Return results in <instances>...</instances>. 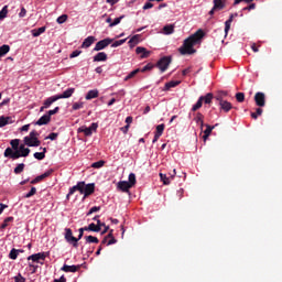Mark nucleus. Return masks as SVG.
<instances>
[{"label":"nucleus","mask_w":282,"mask_h":282,"mask_svg":"<svg viewBox=\"0 0 282 282\" xmlns=\"http://www.w3.org/2000/svg\"><path fill=\"white\" fill-rule=\"evenodd\" d=\"M74 91H76V88H67L66 90L63 91V94H58L57 98L59 100L65 98H72V96H74Z\"/></svg>","instance_id":"obj_17"},{"label":"nucleus","mask_w":282,"mask_h":282,"mask_svg":"<svg viewBox=\"0 0 282 282\" xmlns=\"http://www.w3.org/2000/svg\"><path fill=\"white\" fill-rule=\"evenodd\" d=\"M135 53L141 54V58H149V56L151 55V51H147V48L142 46H138L135 48Z\"/></svg>","instance_id":"obj_24"},{"label":"nucleus","mask_w":282,"mask_h":282,"mask_svg":"<svg viewBox=\"0 0 282 282\" xmlns=\"http://www.w3.org/2000/svg\"><path fill=\"white\" fill-rule=\"evenodd\" d=\"M96 191V183H88L83 185V192L82 195H85V197H89V195H94Z\"/></svg>","instance_id":"obj_13"},{"label":"nucleus","mask_w":282,"mask_h":282,"mask_svg":"<svg viewBox=\"0 0 282 282\" xmlns=\"http://www.w3.org/2000/svg\"><path fill=\"white\" fill-rule=\"evenodd\" d=\"M124 15H120L116 18L112 23L109 24V28H116V25H120V22L123 20Z\"/></svg>","instance_id":"obj_43"},{"label":"nucleus","mask_w":282,"mask_h":282,"mask_svg":"<svg viewBox=\"0 0 282 282\" xmlns=\"http://www.w3.org/2000/svg\"><path fill=\"white\" fill-rule=\"evenodd\" d=\"M175 32V24H166L163 26V33L166 35L173 34Z\"/></svg>","instance_id":"obj_29"},{"label":"nucleus","mask_w":282,"mask_h":282,"mask_svg":"<svg viewBox=\"0 0 282 282\" xmlns=\"http://www.w3.org/2000/svg\"><path fill=\"white\" fill-rule=\"evenodd\" d=\"M78 268H80L79 265H76V264H64L61 270L62 272H78Z\"/></svg>","instance_id":"obj_23"},{"label":"nucleus","mask_w":282,"mask_h":282,"mask_svg":"<svg viewBox=\"0 0 282 282\" xmlns=\"http://www.w3.org/2000/svg\"><path fill=\"white\" fill-rule=\"evenodd\" d=\"M65 239L67 243H70L74 248H78V239L74 237V234L69 228L65 229Z\"/></svg>","instance_id":"obj_11"},{"label":"nucleus","mask_w":282,"mask_h":282,"mask_svg":"<svg viewBox=\"0 0 282 282\" xmlns=\"http://www.w3.org/2000/svg\"><path fill=\"white\" fill-rule=\"evenodd\" d=\"M104 166H105V161H104V160L94 162V163L91 164V169H102Z\"/></svg>","instance_id":"obj_44"},{"label":"nucleus","mask_w":282,"mask_h":282,"mask_svg":"<svg viewBox=\"0 0 282 282\" xmlns=\"http://www.w3.org/2000/svg\"><path fill=\"white\" fill-rule=\"evenodd\" d=\"M151 8H153V3L149 0L144 3L143 10H151Z\"/></svg>","instance_id":"obj_63"},{"label":"nucleus","mask_w":282,"mask_h":282,"mask_svg":"<svg viewBox=\"0 0 282 282\" xmlns=\"http://www.w3.org/2000/svg\"><path fill=\"white\" fill-rule=\"evenodd\" d=\"M8 52H10V45L3 44L2 46H0V58H2V56H6Z\"/></svg>","instance_id":"obj_37"},{"label":"nucleus","mask_w":282,"mask_h":282,"mask_svg":"<svg viewBox=\"0 0 282 282\" xmlns=\"http://www.w3.org/2000/svg\"><path fill=\"white\" fill-rule=\"evenodd\" d=\"M113 43V39L106 37L99 42L96 43L94 47V52H101V50H105L106 47H109Z\"/></svg>","instance_id":"obj_9"},{"label":"nucleus","mask_w":282,"mask_h":282,"mask_svg":"<svg viewBox=\"0 0 282 282\" xmlns=\"http://www.w3.org/2000/svg\"><path fill=\"white\" fill-rule=\"evenodd\" d=\"M20 142H21L20 139H13L10 141V145H11V149L13 150V152L19 151V147H21Z\"/></svg>","instance_id":"obj_31"},{"label":"nucleus","mask_w":282,"mask_h":282,"mask_svg":"<svg viewBox=\"0 0 282 282\" xmlns=\"http://www.w3.org/2000/svg\"><path fill=\"white\" fill-rule=\"evenodd\" d=\"M204 35H205L204 31L199 29L194 34L185 39L183 42V45L178 48L180 54H182V56H186V54H195V52L197 51L194 50L193 47L202 43Z\"/></svg>","instance_id":"obj_1"},{"label":"nucleus","mask_w":282,"mask_h":282,"mask_svg":"<svg viewBox=\"0 0 282 282\" xmlns=\"http://www.w3.org/2000/svg\"><path fill=\"white\" fill-rule=\"evenodd\" d=\"M140 72V68H137L132 72H130L126 77H124V80H131V78H133V76H135V74H139Z\"/></svg>","instance_id":"obj_47"},{"label":"nucleus","mask_w":282,"mask_h":282,"mask_svg":"<svg viewBox=\"0 0 282 282\" xmlns=\"http://www.w3.org/2000/svg\"><path fill=\"white\" fill-rule=\"evenodd\" d=\"M100 212V206H94L91 207L88 213L86 214L87 217H89V215H94V213H98Z\"/></svg>","instance_id":"obj_53"},{"label":"nucleus","mask_w":282,"mask_h":282,"mask_svg":"<svg viewBox=\"0 0 282 282\" xmlns=\"http://www.w3.org/2000/svg\"><path fill=\"white\" fill-rule=\"evenodd\" d=\"M203 97V102H205V105H210V102H213V94L208 93L206 94V96H202Z\"/></svg>","instance_id":"obj_40"},{"label":"nucleus","mask_w":282,"mask_h":282,"mask_svg":"<svg viewBox=\"0 0 282 282\" xmlns=\"http://www.w3.org/2000/svg\"><path fill=\"white\" fill-rule=\"evenodd\" d=\"M26 14H28V10H25L24 7H22L19 13L20 19H23Z\"/></svg>","instance_id":"obj_64"},{"label":"nucleus","mask_w":282,"mask_h":282,"mask_svg":"<svg viewBox=\"0 0 282 282\" xmlns=\"http://www.w3.org/2000/svg\"><path fill=\"white\" fill-rule=\"evenodd\" d=\"M23 142L26 147H41V140H39V132L33 130L29 135L24 137Z\"/></svg>","instance_id":"obj_3"},{"label":"nucleus","mask_w":282,"mask_h":282,"mask_svg":"<svg viewBox=\"0 0 282 282\" xmlns=\"http://www.w3.org/2000/svg\"><path fill=\"white\" fill-rule=\"evenodd\" d=\"M84 105L85 104L83 101L75 102V104H73V110L78 111V109H83Z\"/></svg>","instance_id":"obj_56"},{"label":"nucleus","mask_w":282,"mask_h":282,"mask_svg":"<svg viewBox=\"0 0 282 282\" xmlns=\"http://www.w3.org/2000/svg\"><path fill=\"white\" fill-rule=\"evenodd\" d=\"M214 3V10H224L226 8V3H224V0H213Z\"/></svg>","instance_id":"obj_30"},{"label":"nucleus","mask_w":282,"mask_h":282,"mask_svg":"<svg viewBox=\"0 0 282 282\" xmlns=\"http://www.w3.org/2000/svg\"><path fill=\"white\" fill-rule=\"evenodd\" d=\"M8 120L4 116L0 117V129H3V127H7Z\"/></svg>","instance_id":"obj_61"},{"label":"nucleus","mask_w":282,"mask_h":282,"mask_svg":"<svg viewBox=\"0 0 282 282\" xmlns=\"http://www.w3.org/2000/svg\"><path fill=\"white\" fill-rule=\"evenodd\" d=\"M45 30H47L46 26H41L39 29H33L31 31V34H32V36H34L36 39V37L41 36V34H44Z\"/></svg>","instance_id":"obj_26"},{"label":"nucleus","mask_w":282,"mask_h":282,"mask_svg":"<svg viewBox=\"0 0 282 282\" xmlns=\"http://www.w3.org/2000/svg\"><path fill=\"white\" fill-rule=\"evenodd\" d=\"M26 144H20L18 150L13 152L12 148H7L4 150V158H10L11 160H19V158H28L30 155V148Z\"/></svg>","instance_id":"obj_2"},{"label":"nucleus","mask_w":282,"mask_h":282,"mask_svg":"<svg viewBox=\"0 0 282 282\" xmlns=\"http://www.w3.org/2000/svg\"><path fill=\"white\" fill-rule=\"evenodd\" d=\"M181 83H182L181 80H171V82H167V83L164 85L163 91H170L171 89L177 87V85H180Z\"/></svg>","instance_id":"obj_22"},{"label":"nucleus","mask_w":282,"mask_h":282,"mask_svg":"<svg viewBox=\"0 0 282 282\" xmlns=\"http://www.w3.org/2000/svg\"><path fill=\"white\" fill-rule=\"evenodd\" d=\"M29 268H32L31 274H36V270H39V265L29 262Z\"/></svg>","instance_id":"obj_62"},{"label":"nucleus","mask_w":282,"mask_h":282,"mask_svg":"<svg viewBox=\"0 0 282 282\" xmlns=\"http://www.w3.org/2000/svg\"><path fill=\"white\" fill-rule=\"evenodd\" d=\"M65 21H67V14H62L57 18L56 23H58V25H63Z\"/></svg>","instance_id":"obj_50"},{"label":"nucleus","mask_w":282,"mask_h":282,"mask_svg":"<svg viewBox=\"0 0 282 282\" xmlns=\"http://www.w3.org/2000/svg\"><path fill=\"white\" fill-rule=\"evenodd\" d=\"M58 111H61V108L55 107L53 110H48L46 113L50 118H52V116H55V113H58Z\"/></svg>","instance_id":"obj_59"},{"label":"nucleus","mask_w":282,"mask_h":282,"mask_svg":"<svg viewBox=\"0 0 282 282\" xmlns=\"http://www.w3.org/2000/svg\"><path fill=\"white\" fill-rule=\"evenodd\" d=\"M234 19L235 14H230L229 19L225 22V36H228V32H230V25H232Z\"/></svg>","instance_id":"obj_25"},{"label":"nucleus","mask_w":282,"mask_h":282,"mask_svg":"<svg viewBox=\"0 0 282 282\" xmlns=\"http://www.w3.org/2000/svg\"><path fill=\"white\" fill-rule=\"evenodd\" d=\"M236 100L237 102H243V100H246V95L243 93H237Z\"/></svg>","instance_id":"obj_52"},{"label":"nucleus","mask_w":282,"mask_h":282,"mask_svg":"<svg viewBox=\"0 0 282 282\" xmlns=\"http://www.w3.org/2000/svg\"><path fill=\"white\" fill-rule=\"evenodd\" d=\"M52 118L47 116V112L43 115L34 124L37 127H43V124H50Z\"/></svg>","instance_id":"obj_18"},{"label":"nucleus","mask_w":282,"mask_h":282,"mask_svg":"<svg viewBox=\"0 0 282 282\" xmlns=\"http://www.w3.org/2000/svg\"><path fill=\"white\" fill-rule=\"evenodd\" d=\"M216 100L218 101L220 109H223L225 113H228V111L232 109V104H230L228 100H224V98H221V95L216 96Z\"/></svg>","instance_id":"obj_10"},{"label":"nucleus","mask_w":282,"mask_h":282,"mask_svg":"<svg viewBox=\"0 0 282 282\" xmlns=\"http://www.w3.org/2000/svg\"><path fill=\"white\" fill-rule=\"evenodd\" d=\"M254 102L257 107H265V94L261 91L256 93Z\"/></svg>","instance_id":"obj_14"},{"label":"nucleus","mask_w":282,"mask_h":282,"mask_svg":"<svg viewBox=\"0 0 282 282\" xmlns=\"http://www.w3.org/2000/svg\"><path fill=\"white\" fill-rule=\"evenodd\" d=\"M24 170H25V163H19L14 167L13 173H15V175H21V173H23Z\"/></svg>","instance_id":"obj_34"},{"label":"nucleus","mask_w":282,"mask_h":282,"mask_svg":"<svg viewBox=\"0 0 282 282\" xmlns=\"http://www.w3.org/2000/svg\"><path fill=\"white\" fill-rule=\"evenodd\" d=\"M98 89H93L86 94L85 98L86 100H94V98H98Z\"/></svg>","instance_id":"obj_28"},{"label":"nucleus","mask_w":282,"mask_h":282,"mask_svg":"<svg viewBox=\"0 0 282 282\" xmlns=\"http://www.w3.org/2000/svg\"><path fill=\"white\" fill-rule=\"evenodd\" d=\"M124 43H127V39H122V40H119V41H115L110 47H120V45H124Z\"/></svg>","instance_id":"obj_45"},{"label":"nucleus","mask_w":282,"mask_h":282,"mask_svg":"<svg viewBox=\"0 0 282 282\" xmlns=\"http://www.w3.org/2000/svg\"><path fill=\"white\" fill-rule=\"evenodd\" d=\"M7 17H8V6H4L0 10V21H3V19H7Z\"/></svg>","instance_id":"obj_42"},{"label":"nucleus","mask_w":282,"mask_h":282,"mask_svg":"<svg viewBox=\"0 0 282 282\" xmlns=\"http://www.w3.org/2000/svg\"><path fill=\"white\" fill-rule=\"evenodd\" d=\"M202 105H204V97H199L196 104L192 107V111H197V109H202Z\"/></svg>","instance_id":"obj_36"},{"label":"nucleus","mask_w":282,"mask_h":282,"mask_svg":"<svg viewBox=\"0 0 282 282\" xmlns=\"http://www.w3.org/2000/svg\"><path fill=\"white\" fill-rule=\"evenodd\" d=\"M33 195H36V187H31L30 192L24 194V199H30Z\"/></svg>","instance_id":"obj_46"},{"label":"nucleus","mask_w":282,"mask_h":282,"mask_svg":"<svg viewBox=\"0 0 282 282\" xmlns=\"http://www.w3.org/2000/svg\"><path fill=\"white\" fill-rule=\"evenodd\" d=\"M53 173H54V170L50 169L46 172H44L43 174L33 178L31 181V184H39V182H42V180H45V177H50V175H52Z\"/></svg>","instance_id":"obj_15"},{"label":"nucleus","mask_w":282,"mask_h":282,"mask_svg":"<svg viewBox=\"0 0 282 282\" xmlns=\"http://www.w3.org/2000/svg\"><path fill=\"white\" fill-rule=\"evenodd\" d=\"M50 257V251L47 252H37L28 257V261H33V263H41V261H45Z\"/></svg>","instance_id":"obj_8"},{"label":"nucleus","mask_w":282,"mask_h":282,"mask_svg":"<svg viewBox=\"0 0 282 282\" xmlns=\"http://www.w3.org/2000/svg\"><path fill=\"white\" fill-rule=\"evenodd\" d=\"M194 120H195L196 124H200V129L204 128V115H202V112H197Z\"/></svg>","instance_id":"obj_32"},{"label":"nucleus","mask_w":282,"mask_h":282,"mask_svg":"<svg viewBox=\"0 0 282 282\" xmlns=\"http://www.w3.org/2000/svg\"><path fill=\"white\" fill-rule=\"evenodd\" d=\"M9 221H14V217H12V216L7 217V218L3 220V223L1 224V226H0L1 230L8 228V223H9Z\"/></svg>","instance_id":"obj_41"},{"label":"nucleus","mask_w":282,"mask_h":282,"mask_svg":"<svg viewBox=\"0 0 282 282\" xmlns=\"http://www.w3.org/2000/svg\"><path fill=\"white\" fill-rule=\"evenodd\" d=\"M117 188H119V191L122 193H129V189L133 187L128 181H120L117 184Z\"/></svg>","instance_id":"obj_16"},{"label":"nucleus","mask_w":282,"mask_h":282,"mask_svg":"<svg viewBox=\"0 0 282 282\" xmlns=\"http://www.w3.org/2000/svg\"><path fill=\"white\" fill-rule=\"evenodd\" d=\"M94 63H105L107 61V53L99 52L93 57Z\"/></svg>","instance_id":"obj_20"},{"label":"nucleus","mask_w":282,"mask_h":282,"mask_svg":"<svg viewBox=\"0 0 282 282\" xmlns=\"http://www.w3.org/2000/svg\"><path fill=\"white\" fill-rule=\"evenodd\" d=\"M261 113H263V109L257 108L256 112H251V118H253V120H257L258 116H261Z\"/></svg>","instance_id":"obj_51"},{"label":"nucleus","mask_w":282,"mask_h":282,"mask_svg":"<svg viewBox=\"0 0 282 282\" xmlns=\"http://www.w3.org/2000/svg\"><path fill=\"white\" fill-rule=\"evenodd\" d=\"M33 158H35V160H45V152H35Z\"/></svg>","instance_id":"obj_54"},{"label":"nucleus","mask_w":282,"mask_h":282,"mask_svg":"<svg viewBox=\"0 0 282 282\" xmlns=\"http://www.w3.org/2000/svg\"><path fill=\"white\" fill-rule=\"evenodd\" d=\"M104 228V230H102ZM88 230L89 232H100V230H102L100 232V235H107L108 230H109V226H107L105 223L97 220V224H89L88 225Z\"/></svg>","instance_id":"obj_4"},{"label":"nucleus","mask_w":282,"mask_h":282,"mask_svg":"<svg viewBox=\"0 0 282 282\" xmlns=\"http://www.w3.org/2000/svg\"><path fill=\"white\" fill-rule=\"evenodd\" d=\"M128 182L133 186H135V173H130L129 176H128Z\"/></svg>","instance_id":"obj_48"},{"label":"nucleus","mask_w":282,"mask_h":282,"mask_svg":"<svg viewBox=\"0 0 282 282\" xmlns=\"http://www.w3.org/2000/svg\"><path fill=\"white\" fill-rule=\"evenodd\" d=\"M96 131H98V122H93L88 128L87 126H82L77 129V133H84L86 138H91Z\"/></svg>","instance_id":"obj_6"},{"label":"nucleus","mask_w":282,"mask_h":282,"mask_svg":"<svg viewBox=\"0 0 282 282\" xmlns=\"http://www.w3.org/2000/svg\"><path fill=\"white\" fill-rule=\"evenodd\" d=\"M96 131H98V122H93L88 128L87 126H82L77 129V133H84L86 138H91Z\"/></svg>","instance_id":"obj_5"},{"label":"nucleus","mask_w":282,"mask_h":282,"mask_svg":"<svg viewBox=\"0 0 282 282\" xmlns=\"http://www.w3.org/2000/svg\"><path fill=\"white\" fill-rule=\"evenodd\" d=\"M83 186H85V181L77 182L76 185H74L73 187H69L68 194L66 195V199H69V197H72V195H74V193H76V191H78V193H80V195H82Z\"/></svg>","instance_id":"obj_12"},{"label":"nucleus","mask_w":282,"mask_h":282,"mask_svg":"<svg viewBox=\"0 0 282 282\" xmlns=\"http://www.w3.org/2000/svg\"><path fill=\"white\" fill-rule=\"evenodd\" d=\"M80 54H83V51L80 50H75L72 52V54L69 55V58H77V56H80Z\"/></svg>","instance_id":"obj_60"},{"label":"nucleus","mask_w":282,"mask_h":282,"mask_svg":"<svg viewBox=\"0 0 282 282\" xmlns=\"http://www.w3.org/2000/svg\"><path fill=\"white\" fill-rule=\"evenodd\" d=\"M56 100H59L58 99V96L57 95H54V96H51L48 98H46L43 102L44 107L50 109V107H52V105H54V102H56Z\"/></svg>","instance_id":"obj_21"},{"label":"nucleus","mask_w":282,"mask_h":282,"mask_svg":"<svg viewBox=\"0 0 282 282\" xmlns=\"http://www.w3.org/2000/svg\"><path fill=\"white\" fill-rule=\"evenodd\" d=\"M154 65L152 63L147 64L145 66L142 67V69H140V72H151V69H153Z\"/></svg>","instance_id":"obj_58"},{"label":"nucleus","mask_w":282,"mask_h":282,"mask_svg":"<svg viewBox=\"0 0 282 282\" xmlns=\"http://www.w3.org/2000/svg\"><path fill=\"white\" fill-rule=\"evenodd\" d=\"M138 43H140V34L133 35L129 40L128 45H129V47H135L138 45Z\"/></svg>","instance_id":"obj_27"},{"label":"nucleus","mask_w":282,"mask_h":282,"mask_svg":"<svg viewBox=\"0 0 282 282\" xmlns=\"http://www.w3.org/2000/svg\"><path fill=\"white\" fill-rule=\"evenodd\" d=\"M164 128H165L164 123L156 126L155 134L162 137V133H164Z\"/></svg>","instance_id":"obj_49"},{"label":"nucleus","mask_w":282,"mask_h":282,"mask_svg":"<svg viewBox=\"0 0 282 282\" xmlns=\"http://www.w3.org/2000/svg\"><path fill=\"white\" fill-rule=\"evenodd\" d=\"M84 239H86V243H99L100 240H98L95 236H85Z\"/></svg>","instance_id":"obj_38"},{"label":"nucleus","mask_w":282,"mask_h":282,"mask_svg":"<svg viewBox=\"0 0 282 282\" xmlns=\"http://www.w3.org/2000/svg\"><path fill=\"white\" fill-rule=\"evenodd\" d=\"M95 42H96V36L90 35L84 40V42L82 43V47L87 50L88 47H91V45H94Z\"/></svg>","instance_id":"obj_19"},{"label":"nucleus","mask_w":282,"mask_h":282,"mask_svg":"<svg viewBox=\"0 0 282 282\" xmlns=\"http://www.w3.org/2000/svg\"><path fill=\"white\" fill-rule=\"evenodd\" d=\"M215 127H219V123H216L215 126L206 124V129L204 130L205 138H209L210 133H213V129Z\"/></svg>","instance_id":"obj_33"},{"label":"nucleus","mask_w":282,"mask_h":282,"mask_svg":"<svg viewBox=\"0 0 282 282\" xmlns=\"http://www.w3.org/2000/svg\"><path fill=\"white\" fill-rule=\"evenodd\" d=\"M160 180L161 182H163L164 186H169V184H171V177H169V175L164 174V173H160Z\"/></svg>","instance_id":"obj_35"},{"label":"nucleus","mask_w":282,"mask_h":282,"mask_svg":"<svg viewBox=\"0 0 282 282\" xmlns=\"http://www.w3.org/2000/svg\"><path fill=\"white\" fill-rule=\"evenodd\" d=\"M18 257H19V251L12 248L11 251L9 252V259H11L12 261H17Z\"/></svg>","instance_id":"obj_39"},{"label":"nucleus","mask_w":282,"mask_h":282,"mask_svg":"<svg viewBox=\"0 0 282 282\" xmlns=\"http://www.w3.org/2000/svg\"><path fill=\"white\" fill-rule=\"evenodd\" d=\"M172 61L173 58L171 56H163L158 61L156 67L160 69L162 74H164V72L169 69V65H171Z\"/></svg>","instance_id":"obj_7"},{"label":"nucleus","mask_w":282,"mask_h":282,"mask_svg":"<svg viewBox=\"0 0 282 282\" xmlns=\"http://www.w3.org/2000/svg\"><path fill=\"white\" fill-rule=\"evenodd\" d=\"M14 282H25V276H22L21 273H18L14 278H13Z\"/></svg>","instance_id":"obj_57"},{"label":"nucleus","mask_w":282,"mask_h":282,"mask_svg":"<svg viewBox=\"0 0 282 282\" xmlns=\"http://www.w3.org/2000/svg\"><path fill=\"white\" fill-rule=\"evenodd\" d=\"M58 138V132H51L47 137H45V140H56Z\"/></svg>","instance_id":"obj_55"}]
</instances>
